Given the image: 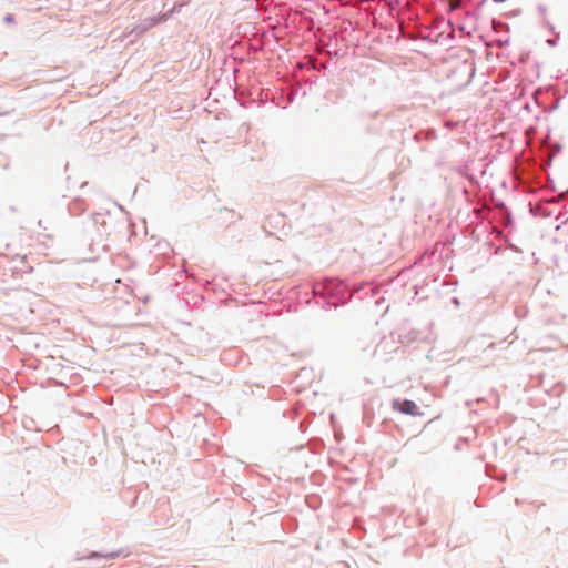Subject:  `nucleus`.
I'll return each instance as SVG.
<instances>
[{
    "label": "nucleus",
    "mask_w": 568,
    "mask_h": 568,
    "mask_svg": "<svg viewBox=\"0 0 568 568\" xmlns=\"http://www.w3.org/2000/svg\"><path fill=\"white\" fill-rule=\"evenodd\" d=\"M392 407H393V409H395L402 414H405V415H412V416H420L422 415L418 406L413 400L394 399L392 403Z\"/></svg>",
    "instance_id": "f257e3e1"
},
{
    "label": "nucleus",
    "mask_w": 568,
    "mask_h": 568,
    "mask_svg": "<svg viewBox=\"0 0 568 568\" xmlns=\"http://www.w3.org/2000/svg\"><path fill=\"white\" fill-rule=\"evenodd\" d=\"M4 21L10 23L13 21V17L11 14H8L6 18H4Z\"/></svg>",
    "instance_id": "f03ea898"
}]
</instances>
